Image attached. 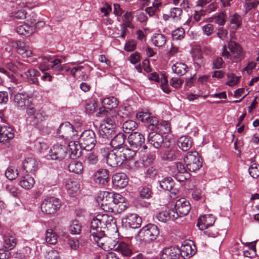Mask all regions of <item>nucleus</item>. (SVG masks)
Returning <instances> with one entry per match:
<instances>
[{"label":"nucleus","mask_w":259,"mask_h":259,"mask_svg":"<svg viewBox=\"0 0 259 259\" xmlns=\"http://www.w3.org/2000/svg\"><path fill=\"white\" fill-rule=\"evenodd\" d=\"M91 236L98 245L105 250L114 249L118 243V233L114 218L107 214H98L91 222Z\"/></svg>","instance_id":"obj_1"},{"label":"nucleus","mask_w":259,"mask_h":259,"mask_svg":"<svg viewBox=\"0 0 259 259\" xmlns=\"http://www.w3.org/2000/svg\"><path fill=\"white\" fill-rule=\"evenodd\" d=\"M116 118V116L114 117L112 115L111 117H107L102 121L99 130V134L101 137L104 139H110L115 134V118Z\"/></svg>","instance_id":"obj_2"},{"label":"nucleus","mask_w":259,"mask_h":259,"mask_svg":"<svg viewBox=\"0 0 259 259\" xmlns=\"http://www.w3.org/2000/svg\"><path fill=\"white\" fill-rule=\"evenodd\" d=\"M95 133L92 130H85L78 139V143L80 144L82 149L89 151L92 150L96 143Z\"/></svg>","instance_id":"obj_3"},{"label":"nucleus","mask_w":259,"mask_h":259,"mask_svg":"<svg viewBox=\"0 0 259 259\" xmlns=\"http://www.w3.org/2000/svg\"><path fill=\"white\" fill-rule=\"evenodd\" d=\"M187 168L192 171L199 169L202 165V159L196 151L188 152L184 158Z\"/></svg>","instance_id":"obj_4"},{"label":"nucleus","mask_w":259,"mask_h":259,"mask_svg":"<svg viewBox=\"0 0 259 259\" xmlns=\"http://www.w3.org/2000/svg\"><path fill=\"white\" fill-rule=\"evenodd\" d=\"M61 206L59 199L51 197L44 199L41 205L42 212L48 214L55 213L59 210Z\"/></svg>","instance_id":"obj_5"},{"label":"nucleus","mask_w":259,"mask_h":259,"mask_svg":"<svg viewBox=\"0 0 259 259\" xmlns=\"http://www.w3.org/2000/svg\"><path fill=\"white\" fill-rule=\"evenodd\" d=\"M159 234V230L157 226L149 224L143 227L139 232L140 236L145 241H153Z\"/></svg>","instance_id":"obj_6"},{"label":"nucleus","mask_w":259,"mask_h":259,"mask_svg":"<svg viewBox=\"0 0 259 259\" xmlns=\"http://www.w3.org/2000/svg\"><path fill=\"white\" fill-rule=\"evenodd\" d=\"M113 196H114L113 192L103 191L100 193L98 201L101 204V207L105 211H113Z\"/></svg>","instance_id":"obj_7"},{"label":"nucleus","mask_w":259,"mask_h":259,"mask_svg":"<svg viewBox=\"0 0 259 259\" xmlns=\"http://www.w3.org/2000/svg\"><path fill=\"white\" fill-rule=\"evenodd\" d=\"M57 134L64 139L71 140L77 137V132L71 123L66 122L60 125L58 129Z\"/></svg>","instance_id":"obj_8"},{"label":"nucleus","mask_w":259,"mask_h":259,"mask_svg":"<svg viewBox=\"0 0 259 259\" xmlns=\"http://www.w3.org/2000/svg\"><path fill=\"white\" fill-rule=\"evenodd\" d=\"M27 21H29V20ZM29 22L31 23L30 25L27 24H25L18 26L16 30V32L20 35L29 36L35 31L37 26L41 27L45 24V23L43 21H38L36 23V20L35 19H30Z\"/></svg>","instance_id":"obj_9"},{"label":"nucleus","mask_w":259,"mask_h":259,"mask_svg":"<svg viewBox=\"0 0 259 259\" xmlns=\"http://www.w3.org/2000/svg\"><path fill=\"white\" fill-rule=\"evenodd\" d=\"M68 154L67 147L63 144L54 145L49 151V156L51 159L61 161L65 158Z\"/></svg>","instance_id":"obj_10"},{"label":"nucleus","mask_w":259,"mask_h":259,"mask_svg":"<svg viewBox=\"0 0 259 259\" xmlns=\"http://www.w3.org/2000/svg\"><path fill=\"white\" fill-rule=\"evenodd\" d=\"M61 61L59 59L52 60L51 58L44 57L42 58V62L39 64V69L42 72H45L50 67L58 71H62L63 67L61 65Z\"/></svg>","instance_id":"obj_11"},{"label":"nucleus","mask_w":259,"mask_h":259,"mask_svg":"<svg viewBox=\"0 0 259 259\" xmlns=\"http://www.w3.org/2000/svg\"><path fill=\"white\" fill-rule=\"evenodd\" d=\"M128 141L130 146L134 148L139 149L142 147L144 149L147 148L145 145H143L145 141V137L140 133H132L128 137Z\"/></svg>","instance_id":"obj_12"},{"label":"nucleus","mask_w":259,"mask_h":259,"mask_svg":"<svg viewBox=\"0 0 259 259\" xmlns=\"http://www.w3.org/2000/svg\"><path fill=\"white\" fill-rule=\"evenodd\" d=\"M175 209V212L178 214V218L183 217L187 215L190 211V204L186 199L182 198L176 201Z\"/></svg>","instance_id":"obj_13"},{"label":"nucleus","mask_w":259,"mask_h":259,"mask_svg":"<svg viewBox=\"0 0 259 259\" xmlns=\"http://www.w3.org/2000/svg\"><path fill=\"white\" fill-rule=\"evenodd\" d=\"M122 222L125 224L126 227L136 229L141 226L142 219L137 214L130 213L122 219Z\"/></svg>","instance_id":"obj_14"},{"label":"nucleus","mask_w":259,"mask_h":259,"mask_svg":"<svg viewBox=\"0 0 259 259\" xmlns=\"http://www.w3.org/2000/svg\"><path fill=\"white\" fill-rule=\"evenodd\" d=\"M107 164L109 166L116 167L123 164L122 157L120 153V150L114 149L110 151L106 160Z\"/></svg>","instance_id":"obj_15"},{"label":"nucleus","mask_w":259,"mask_h":259,"mask_svg":"<svg viewBox=\"0 0 259 259\" xmlns=\"http://www.w3.org/2000/svg\"><path fill=\"white\" fill-rule=\"evenodd\" d=\"M228 48L235 61H240L244 58V54L242 48L238 43L234 41H229Z\"/></svg>","instance_id":"obj_16"},{"label":"nucleus","mask_w":259,"mask_h":259,"mask_svg":"<svg viewBox=\"0 0 259 259\" xmlns=\"http://www.w3.org/2000/svg\"><path fill=\"white\" fill-rule=\"evenodd\" d=\"M215 220V218L212 214H204L199 218L197 226L200 230H204L209 227L212 226Z\"/></svg>","instance_id":"obj_17"},{"label":"nucleus","mask_w":259,"mask_h":259,"mask_svg":"<svg viewBox=\"0 0 259 259\" xmlns=\"http://www.w3.org/2000/svg\"><path fill=\"white\" fill-rule=\"evenodd\" d=\"M179 248L170 246L163 248L160 253L161 259H177L180 254Z\"/></svg>","instance_id":"obj_18"},{"label":"nucleus","mask_w":259,"mask_h":259,"mask_svg":"<svg viewBox=\"0 0 259 259\" xmlns=\"http://www.w3.org/2000/svg\"><path fill=\"white\" fill-rule=\"evenodd\" d=\"M109 180V171L106 169H100L94 175V180L96 184L105 186Z\"/></svg>","instance_id":"obj_19"},{"label":"nucleus","mask_w":259,"mask_h":259,"mask_svg":"<svg viewBox=\"0 0 259 259\" xmlns=\"http://www.w3.org/2000/svg\"><path fill=\"white\" fill-rule=\"evenodd\" d=\"M14 102L18 109L24 110L29 104V96L26 93H17L14 96Z\"/></svg>","instance_id":"obj_20"},{"label":"nucleus","mask_w":259,"mask_h":259,"mask_svg":"<svg viewBox=\"0 0 259 259\" xmlns=\"http://www.w3.org/2000/svg\"><path fill=\"white\" fill-rule=\"evenodd\" d=\"M128 179L123 172L116 173L112 176V183L118 188H123L128 184Z\"/></svg>","instance_id":"obj_21"},{"label":"nucleus","mask_w":259,"mask_h":259,"mask_svg":"<svg viewBox=\"0 0 259 259\" xmlns=\"http://www.w3.org/2000/svg\"><path fill=\"white\" fill-rule=\"evenodd\" d=\"M161 158L163 160L173 161L178 159L181 155V152L176 148L164 150L160 152Z\"/></svg>","instance_id":"obj_22"},{"label":"nucleus","mask_w":259,"mask_h":259,"mask_svg":"<svg viewBox=\"0 0 259 259\" xmlns=\"http://www.w3.org/2000/svg\"><path fill=\"white\" fill-rule=\"evenodd\" d=\"M113 138L110 141L111 146L115 150H120L123 147L126 139V136L122 133L119 132L113 136Z\"/></svg>","instance_id":"obj_23"},{"label":"nucleus","mask_w":259,"mask_h":259,"mask_svg":"<svg viewBox=\"0 0 259 259\" xmlns=\"http://www.w3.org/2000/svg\"><path fill=\"white\" fill-rule=\"evenodd\" d=\"M17 239L12 233H7L3 236V246L8 250H12L16 245Z\"/></svg>","instance_id":"obj_24"},{"label":"nucleus","mask_w":259,"mask_h":259,"mask_svg":"<svg viewBox=\"0 0 259 259\" xmlns=\"http://www.w3.org/2000/svg\"><path fill=\"white\" fill-rule=\"evenodd\" d=\"M14 137L13 130L10 126L0 125V142L4 143Z\"/></svg>","instance_id":"obj_25"},{"label":"nucleus","mask_w":259,"mask_h":259,"mask_svg":"<svg viewBox=\"0 0 259 259\" xmlns=\"http://www.w3.org/2000/svg\"><path fill=\"white\" fill-rule=\"evenodd\" d=\"M148 141L155 148H158L163 142V138L157 132H152L148 135Z\"/></svg>","instance_id":"obj_26"},{"label":"nucleus","mask_w":259,"mask_h":259,"mask_svg":"<svg viewBox=\"0 0 259 259\" xmlns=\"http://www.w3.org/2000/svg\"><path fill=\"white\" fill-rule=\"evenodd\" d=\"M158 221L166 223L170 220H175L178 218V214L175 213L174 209H169L159 212L156 216Z\"/></svg>","instance_id":"obj_27"},{"label":"nucleus","mask_w":259,"mask_h":259,"mask_svg":"<svg viewBox=\"0 0 259 259\" xmlns=\"http://www.w3.org/2000/svg\"><path fill=\"white\" fill-rule=\"evenodd\" d=\"M16 49L18 54L21 55L23 57H30L32 55V50L27 46L26 43L22 41H17Z\"/></svg>","instance_id":"obj_28"},{"label":"nucleus","mask_w":259,"mask_h":259,"mask_svg":"<svg viewBox=\"0 0 259 259\" xmlns=\"http://www.w3.org/2000/svg\"><path fill=\"white\" fill-rule=\"evenodd\" d=\"M65 187L68 193L71 196H74L80 188L79 182L74 179H68L65 184Z\"/></svg>","instance_id":"obj_29"},{"label":"nucleus","mask_w":259,"mask_h":259,"mask_svg":"<svg viewBox=\"0 0 259 259\" xmlns=\"http://www.w3.org/2000/svg\"><path fill=\"white\" fill-rule=\"evenodd\" d=\"M180 254L183 257H190L194 255L196 253V248L194 245L191 244L185 243L182 244L180 249Z\"/></svg>","instance_id":"obj_30"},{"label":"nucleus","mask_w":259,"mask_h":259,"mask_svg":"<svg viewBox=\"0 0 259 259\" xmlns=\"http://www.w3.org/2000/svg\"><path fill=\"white\" fill-rule=\"evenodd\" d=\"M24 74L29 83L39 85V81L37 78L39 75L38 71L34 69H28L24 72Z\"/></svg>","instance_id":"obj_31"},{"label":"nucleus","mask_w":259,"mask_h":259,"mask_svg":"<svg viewBox=\"0 0 259 259\" xmlns=\"http://www.w3.org/2000/svg\"><path fill=\"white\" fill-rule=\"evenodd\" d=\"M38 164L33 158H27L23 162V168L27 172L33 173L37 169Z\"/></svg>","instance_id":"obj_32"},{"label":"nucleus","mask_w":259,"mask_h":259,"mask_svg":"<svg viewBox=\"0 0 259 259\" xmlns=\"http://www.w3.org/2000/svg\"><path fill=\"white\" fill-rule=\"evenodd\" d=\"M68 147L72 158H76L80 155V149H82V147L80 146V144H78V141H70L68 143Z\"/></svg>","instance_id":"obj_33"},{"label":"nucleus","mask_w":259,"mask_h":259,"mask_svg":"<svg viewBox=\"0 0 259 259\" xmlns=\"http://www.w3.org/2000/svg\"><path fill=\"white\" fill-rule=\"evenodd\" d=\"M137 150L132 149L128 148L126 145H124L123 147L120 149V153L122 157V160H129L133 159L137 153Z\"/></svg>","instance_id":"obj_34"},{"label":"nucleus","mask_w":259,"mask_h":259,"mask_svg":"<svg viewBox=\"0 0 259 259\" xmlns=\"http://www.w3.org/2000/svg\"><path fill=\"white\" fill-rule=\"evenodd\" d=\"M34 183L35 181L33 178L29 175H26L21 178L19 184L23 188L29 190L33 187Z\"/></svg>","instance_id":"obj_35"},{"label":"nucleus","mask_w":259,"mask_h":259,"mask_svg":"<svg viewBox=\"0 0 259 259\" xmlns=\"http://www.w3.org/2000/svg\"><path fill=\"white\" fill-rule=\"evenodd\" d=\"M192 144L191 138L188 136L180 137L178 142V146L184 151L188 150L191 147Z\"/></svg>","instance_id":"obj_36"},{"label":"nucleus","mask_w":259,"mask_h":259,"mask_svg":"<svg viewBox=\"0 0 259 259\" xmlns=\"http://www.w3.org/2000/svg\"><path fill=\"white\" fill-rule=\"evenodd\" d=\"M115 250L120 252L123 255L130 256L132 253V249L128 245L124 242H120L118 243L117 246L115 248Z\"/></svg>","instance_id":"obj_37"},{"label":"nucleus","mask_w":259,"mask_h":259,"mask_svg":"<svg viewBox=\"0 0 259 259\" xmlns=\"http://www.w3.org/2000/svg\"><path fill=\"white\" fill-rule=\"evenodd\" d=\"M68 168L70 172H74L76 174H81L83 169L82 163L77 160H72L69 163Z\"/></svg>","instance_id":"obj_38"},{"label":"nucleus","mask_w":259,"mask_h":259,"mask_svg":"<svg viewBox=\"0 0 259 259\" xmlns=\"http://www.w3.org/2000/svg\"><path fill=\"white\" fill-rule=\"evenodd\" d=\"M103 106L107 109L112 110L117 107L118 102L117 99L114 97L105 98L102 102Z\"/></svg>","instance_id":"obj_39"},{"label":"nucleus","mask_w":259,"mask_h":259,"mask_svg":"<svg viewBox=\"0 0 259 259\" xmlns=\"http://www.w3.org/2000/svg\"><path fill=\"white\" fill-rule=\"evenodd\" d=\"M172 71L180 76L183 75L187 72L188 66L185 63L177 62L172 66Z\"/></svg>","instance_id":"obj_40"},{"label":"nucleus","mask_w":259,"mask_h":259,"mask_svg":"<svg viewBox=\"0 0 259 259\" xmlns=\"http://www.w3.org/2000/svg\"><path fill=\"white\" fill-rule=\"evenodd\" d=\"M82 226L78 221H72L69 226V231L72 235L79 234L81 231Z\"/></svg>","instance_id":"obj_41"},{"label":"nucleus","mask_w":259,"mask_h":259,"mask_svg":"<svg viewBox=\"0 0 259 259\" xmlns=\"http://www.w3.org/2000/svg\"><path fill=\"white\" fill-rule=\"evenodd\" d=\"M58 236L52 229H48L46 232V241L50 244L54 245L57 242Z\"/></svg>","instance_id":"obj_42"},{"label":"nucleus","mask_w":259,"mask_h":259,"mask_svg":"<svg viewBox=\"0 0 259 259\" xmlns=\"http://www.w3.org/2000/svg\"><path fill=\"white\" fill-rule=\"evenodd\" d=\"M137 126V123L132 120H127L122 124L123 131L125 133H130L132 132L136 129Z\"/></svg>","instance_id":"obj_43"},{"label":"nucleus","mask_w":259,"mask_h":259,"mask_svg":"<svg viewBox=\"0 0 259 259\" xmlns=\"http://www.w3.org/2000/svg\"><path fill=\"white\" fill-rule=\"evenodd\" d=\"M166 37L162 34H155L152 38L153 44L158 47L163 46L166 42Z\"/></svg>","instance_id":"obj_44"},{"label":"nucleus","mask_w":259,"mask_h":259,"mask_svg":"<svg viewBox=\"0 0 259 259\" xmlns=\"http://www.w3.org/2000/svg\"><path fill=\"white\" fill-rule=\"evenodd\" d=\"M174 182L171 178H166L160 182V186L164 190L170 191L172 190Z\"/></svg>","instance_id":"obj_45"},{"label":"nucleus","mask_w":259,"mask_h":259,"mask_svg":"<svg viewBox=\"0 0 259 259\" xmlns=\"http://www.w3.org/2000/svg\"><path fill=\"white\" fill-rule=\"evenodd\" d=\"M133 16L131 12H126L122 16V23L121 26L128 27L129 28L133 29L134 25L132 24Z\"/></svg>","instance_id":"obj_46"},{"label":"nucleus","mask_w":259,"mask_h":259,"mask_svg":"<svg viewBox=\"0 0 259 259\" xmlns=\"http://www.w3.org/2000/svg\"><path fill=\"white\" fill-rule=\"evenodd\" d=\"M147 126L149 130L156 132L159 122L157 118L154 116H151L146 121Z\"/></svg>","instance_id":"obj_47"},{"label":"nucleus","mask_w":259,"mask_h":259,"mask_svg":"<svg viewBox=\"0 0 259 259\" xmlns=\"http://www.w3.org/2000/svg\"><path fill=\"white\" fill-rule=\"evenodd\" d=\"M123 164L126 169L132 171L137 170L140 166L139 161H135L133 159L124 160Z\"/></svg>","instance_id":"obj_48"},{"label":"nucleus","mask_w":259,"mask_h":259,"mask_svg":"<svg viewBox=\"0 0 259 259\" xmlns=\"http://www.w3.org/2000/svg\"><path fill=\"white\" fill-rule=\"evenodd\" d=\"M171 127L170 122L168 121H163L159 123L156 132L164 134L169 133Z\"/></svg>","instance_id":"obj_49"},{"label":"nucleus","mask_w":259,"mask_h":259,"mask_svg":"<svg viewBox=\"0 0 259 259\" xmlns=\"http://www.w3.org/2000/svg\"><path fill=\"white\" fill-rule=\"evenodd\" d=\"M161 6V3H152V6L148 7L145 9V12L149 16H152L159 11V8Z\"/></svg>","instance_id":"obj_50"},{"label":"nucleus","mask_w":259,"mask_h":259,"mask_svg":"<svg viewBox=\"0 0 259 259\" xmlns=\"http://www.w3.org/2000/svg\"><path fill=\"white\" fill-rule=\"evenodd\" d=\"M6 177L10 180H13L17 177L18 172L17 169L14 167H9L7 168L5 172Z\"/></svg>","instance_id":"obj_51"},{"label":"nucleus","mask_w":259,"mask_h":259,"mask_svg":"<svg viewBox=\"0 0 259 259\" xmlns=\"http://www.w3.org/2000/svg\"><path fill=\"white\" fill-rule=\"evenodd\" d=\"M230 22L231 24H234L235 27L237 28L242 24V19L240 15L237 13L234 14L230 16Z\"/></svg>","instance_id":"obj_52"},{"label":"nucleus","mask_w":259,"mask_h":259,"mask_svg":"<svg viewBox=\"0 0 259 259\" xmlns=\"http://www.w3.org/2000/svg\"><path fill=\"white\" fill-rule=\"evenodd\" d=\"M173 39L180 40L185 36V30L183 28L180 27L172 32Z\"/></svg>","instance_id":"obj_53"},{"label":"nucleus","mask_w":259,"mask_h":259,"mask_svg":"<svg viewBox=\"0 0 259 259\" xmlns=\"http://www.w3.org/2000/svg\"><path fill=\"white\" fill-rule=\"evenodd\" d=\"M250 175L253 178H256L259 176V165L256 163L252 164L248 169Z\"/></svg>","instance_id":"obj_54"},{"label":"nucleus","mask_w":259,"mask_h":259,"mask_svg":"<svg viewBox=\"0 0 259 259\" xmlns=\"http://www.w3.org/2000/svg\"><path fill=\"white\" fill-rule=\"evenodd\" d=\"M156 158V155L153 153H148L145 154L143 157V161L145 165L150 164L153 162Z\"/></svg>","instance_id":"obj_55"},{"label":"nucleus","mask_w":259,"mask_h":259,"mask_svg":"<svg viewBox=\"0 0 259 259\" xmlns=\"http://www.w3.org/2000/svg\"><path fill=\"white\" fill-rule=\"evenodd\" d=\"M226 14L225 12H221L214 17L215 22L219 25H224L226 23Z\"/></svg>","instance_id":"obj_56"},{"label":"nucleus","mask_w":259,"mask_h":259,"mask_svg":"<svg viewBox=\"0 0 259 259\" xmlns=\"http://www.w3.org/2000/svg\"><path fill=\"white\" fill-rule=\"evenodd\" d=\"M258 5H259V1L255 0L253 2L250 1L245 2L244 5V7L245 9V14L247 13L251 9L255 8Z\"/></svg>","instance_id":"obj_57"},{"label":"nucleus","mask_w":259,"mask_h":259,"mask_svg":"<svg viewBox=\"0 0 259 259\" xmlns=\"http://www.w3.org/2000/svg\"><path fill=\"white\" fill-rule=\"evenodd\" d=\"M85 161L89 164H96L98 161V156L94 153H90L85 156Z\"/></svg>","instance_id":"obj_58"},{"label":"nucleus","mask_w":259,"mask_h":259,"mask_svg":"<svg viewBox=\"0 0 259 259\" xmlns=\"http://www.w3.org/2000/svg\"><path fill=\"white\" fill-rule=\"evenodd\" d=\"M212 65L214 69H220L225 66V63L221 57H218L213 60Z\"/></svg>","instance_id":"obj_59"},{"label":"nucleus","mask_w":259,"mask_h":259,"mask_svg":"<svg viewBox=\"0 0 259 259\" xmlns=\"http://www.w3.org/2000/svg\"><path fill=\"white\" fill-rule=\"evenodd\" d=\"M96 107L97 103L95 101H90L85 105V112L89 114L92 113L94 112Z\"/></svg>","instance_id":"obj_60"},{"label":"nucleus","mask_w":259,"mask_h":259,"mask_svg":"<svg viewBox=\"0 0 259 259\" xmlns=\"http://www.w3.org/2000/svg\"><path fill=\"white\" fill-rule=\"evenodd\" d=\"M151 116L150 114L148 112L141 111L137 114V118L143 122H146Z\"/></svg>","instance_id":"obj_61"},{"label":"nucleus","mask_w":259,"mask_h":259,"mask_svg":"<svg viewBox=\"0 0 259 259\" xmlns=\"http://www.w3.org/2000/svg\"><path fill=\"white\" fill-rule=\"evenodd\" d=\"M137 42L135 40H131L126 42L124 45V50L127 52L133 51L136 47Z\"/></svg>","instance_id":"obj_62"},{"label":"nucleus","mask_w":259,"mask_h":259,"mask_svg":"<svg viewBox=\"0 0 259 259\" xmlns=\"http://www.w3.org/2000/svg\"><path fill=\"white\" fill-rule=\"evenodd\" d=\"M228 77L229 80L227 81V84L229 86H233L238 83L240 77L234 76L233 74H228Z\"/></svg>","instance_id":"obj_63"},{"label":"nucleus","mask_w":259,"mask_h":259,"mask_svg":"<svg viewBox=\"0 0 259 259\" xmlns=\"http://www.w3.org/2000/svg\"><path fill=\"white\" fill-rule=\"evenodd\" d=\"M204 34L207 36H209L213 33L214 31L213 26L211 24H207L202 27Z\"/></svg>","instance_id":"obj_64"}]
</instances>
